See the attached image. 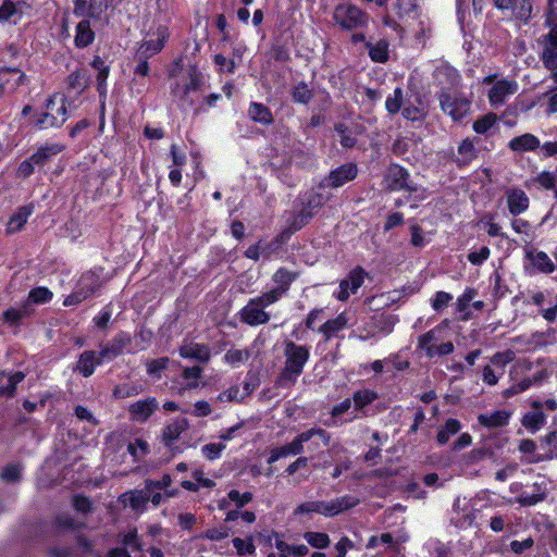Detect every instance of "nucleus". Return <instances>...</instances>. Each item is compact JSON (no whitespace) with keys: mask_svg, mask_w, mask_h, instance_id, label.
<instances>
[{"mask_svg":"<svg viewBox=\"0 0 557 557\" xmlns=\"http://www.w3.org/2000/svg\"><path fill=\"white\" fill-rule=\"evenodd\" d=\"M313 438H318L324 446H327L331 441V435L321 428H311L299 433L290 443L271 449L268 458V463H274L281 458L288 456H297L305 451V444L311 441L308 450L315 451L320 445Z\"/></svg>","mask_w":557,"mask_h":557,"instance_id":"1","label":"nucleus"},{"mask_svg":"<svg viewBox=\"0 0 557 557\" xmlns=\"http://www.w3.org/2000/svg\"><path fill=\"white\" fill-rule=\"evenodd\" d=\"M284 357L285 366L277 379V384L281 387H289L296 383L302 373L309 360L310 351L307 346L287 339L284 342Z\"/></svg>","mask_w":557,"mask_h":557,"instance_id":"2","label":"nucleus"},{"mask_svg":"<svg viewBox=\"0 0 557 557\" xmlns=\"http://www.w3.org/2000/svg\"><path fill=\"white\" fill-rule=\"evenodd\" d=\"M359 504V499L350 496L344 495L332 499L330 502L323 500H309L301 503L295 508V515H308V513H320L325 517H334L338 513L348 510Z\"/></svg>","mask_w":557,"mask_h":557,"instance_id":"3","label":"nucleus"},{"mask_svg":"<svg viewBox=\"0 0 557 557\" xmlns=\"http://www.w3.org/2000/svg\"><path fill=\"white\" fill-rule=\"evenodd\" d=\"M441 110L453 121H462L471 109V99L456 88L442 87L436 94Z\"/></svg>","mask_w":557,"mask_h":557,"instance_id":"4","label":"nucleus"},{"mask_svg":"<svg viewBox=\"0 0 557 557\" xmlns=\"http://www.w3.org/2000/svg\"><path fill=\"white\" fill-rule=\"evenodd\" d=\"M66 120V100L64 96L55 94L46 101L44 111L35 121V126L39 129L60 127Z\"/></svg>","mask_w":557,"mask_h":557,"instance_id":"5","label":"nucleus"},{"mask_svg":"<svg viewBox=\"0 0 557 557\" xmlns=\"http://www.w3.org/2000/svg\"><path fill=\"white\" fill-rule=\"evenodd\" d=\"M483 85H488L487 99L492 108L498 109L519 90V83L515 78H497L488 75L483 78Z\"/></svg>","mask_w":557,"mask_h":557,"instance_id":"6","label":"nucleus"},{"mask_svg":"<svg viewBox=\"0 0 557 557\" xmlns=\"http://www.w3.org/2000/svg\"><path fill=\"white\" fill-rule=\"evenodd\" d=\"M275 302L267 293L250 298L239 311L240 321L250 326L267 324L271 315L264 309Z\"/></svg>","mask_w":557,"mask_h":557,"instance_id":"7","label":"nucleus"},{"mask_svg":"<svg viewBox=\"0 0 557 557\" xmlns=\"http://www.w3.org/2000/svg\"><path fill=\"white\" fill-rule=\"evenodd\" d=\"M103 285L101 274L88 271L82 274L72 294L65 297L63 306H76L95 295Z\"/></svg>","mask_w":557,"mask_h":557,"instance_id":"8","label":"nucleus"},{"mask_svg":"<svg viewBox=\"0 0 557 557\" xmlns=\"http://www.w3.org/2000/svg\"><path fill=\"white\" fill-rule=\"evenodd\" d=\"M442 324L428 331L418 337V348L423 350L425 356L430 359L434 357L447 356L455 349L451 342L442 341Z\"/></svg>","mask_w":557,"mask_h":557,"instance_id":"9","label":"nucleus"},{"mask_svg":"<svg viewBox=\"0 0 557 557\" xmlns=\"http://www.w3.org/2000/svg\"><path fill=\"white\" fill-rule=\"evenodd\" d=\"M205 84V76L196 69H190L186 76L181 77L180 82L172 88V94L182 104L193 106L195 103L193 94L199 91Z\"/></svg>","mask_w":557,"mask_h":557,"instance_id":"10","label":"nucleus"},{"mask_svg":"<svg viewBox=\"0 0 557 557\" xmlns=\"http://www.w3.org/2000/svg\"><path fill=\"white\" fill-rule=\"evenodd\" d=\"M333 17L336 24L346 30L362 29L369 24V15L352 4L337 5Z\"/></svg>","mask_w":557,"mask_h":557,"instance_id":"11","label":"nucleus"},{"mask_svg":"<svg viewBox=\"0 0 557 557\" xmlns=\"http://www.w3.org/2000/svg\"><path fill=\"white\" fill-rule=\"evenodd\" d=\"M417 0H395L391 7V12L383 17V24L395 32H401L399 21L413 18L417 14Z\"/></svg>","mask_w":557,"mask_h":557,"instance_id":"12","label":"nucleus"},{"mask_svg":"<svg viewBox=\"0 0 557 557\" xmlns=\"http://www.w3.org/2000/svg\"><path fill=\"white\" fill-rule=\"evenodd\" d=\"M494 7L503 14L524 24L533 16L532 0H494Z\"/></svg>","mask_w":557,"mask_h":557,"instance_id":"13","label":"nucleus"},{"mask_svg":"<svg viewBox=\"0 0 557 557\" xmlns=\"http://www.w3.org/2000/svg\"><path fill=\"white\" fill-rule=\"evenodd\" d=\"M556 15L547 24L550 26L549 32L542 36L541 45L543 47L540 59L546 70H557V24H553Z\"/></svg>","mask_w":557,"mask_h":557,"instance_id":"14","label":"nucleus"},{"mask_svg":"<svg viewBox=\"0 0 557 557\" xmlns=\"http://www.w3.org/2000/svg\"><path fill=\"white\" fill-rule=\"evenodd\" d=\"M366 272L362 268H356L349 272L347 277L341 281L339 289L334 294L339 301H346L350 295H354L364 283Z\"/></svg>","mask_w":557,"mask_h":557,"instance_id":"15","label":"nucleus"},{"mask_svg":"<svg viewBox=\"0 0 557 557\" xmlns=\"http://www.w3.org/2000/svg\"><path fill=\"white\" fill-rule=\"evenodd\" d=\"M521 424L531 434L536 433L546 424V414L543 412V404L540 400H533L530 410L523 413Z\"/></svg>","mask_w":557,"mask_h":557,"instance_id":"16","label":"nucleus"},{"mask_svg":"<svg viewBox=\"0 0 557 557\" xmlns=\"http://www.w3.org/2000/svg\"><path fill=\"white\" fill-rule=\"evenodd\" d=\"M409 173L406 169L398 164H392L386 170L383 185L386 189L392 191L411 189L408 184Z\"/></svg>","mask_w":557,"mask_h":557,"instance_id":"17","label":"nucleus"},{"mask_svg":"<svg viewBox=\"0 0 557 557\" xmlns=\"http://www.w3.org/2000/svg\"><path fill=\"white\" fill-rule=\"evenodd\" d=\"M297 274L288 271L285 268H280L272 276L273 282L276 286L265 292L276 302L287 294L292 283L296 280Z\"/></svg>","mask_w":557,"mask_h":557,"instance_id":"18","label":"nucleus"},{"mask_svg":"<svg viewBox=\"0 0 557 557\" xmlns=\"http://www.w3.org/2000/svg\"><path fill=\"white\" fill-rule=\"evenodd\" d=\"M23 1L1 0L0 3V24L17 25L24 16Z\"/></svg>","mask_w":557,"mask_h":557,"instance_id":"19","label":"nucleus"},{"mask_svg":"<svg viewBox=\"0 0 557 557\" xmlns=\"http://www.w3.org/2000/svg\"><path fill=\"white\" fill-rule=\"evenodd\" d=\"M131 344V336L126 333H119L109 344L98 352L100 361L109 362L119 357L126 346Z\"/></svg>","mask_w":557,"mask_h":557,"instance_id":"20","label":"nucleus"},{"mask_svg":"<svg viewBox=\"0 0 557 557\" xmlns=\"http://www.w3.org/2000/svg\"><path fill=\"white\" fill-rule=\"evenodd\" d=\"M159 403L154 397L137 400L129 406V413L135 421L145 422L158 409Z\"/></svg>","mask_w":557,"mask_h":557,"instance_id":"21","label":"nucleus"},{"mask_svg":"<svg viewBox=\"0 0 557 557\" xmlns=\"http://www.w3.org/2000/svg\"><path fill=\"white\" fill-rule=\"evenodd\" d=\"M508 210L512 215H519L529 208V197L522 189L512 188L506 193Z\"/></svg>","mask_w":557,"mask_h":557,"instance_id":"22","label":"nucleus"},{"mask_svg":"<svg viewBox=\"0 0 557 557\" xmlns=\"http://www.w3.org/2000/svg\"><path fill=\"white\" fill-rule=\"evenodd\" d=\"M510 417L511 411L500 409L479 414L478 422L484 428L495 429L507 425Z\"/></svg>","mask_w":557,"mask_h":557,"instance_id":"23","label":"nucleus"},{"mask_svg":"<svg viewBox=\"0 0 557 557\" xmlns=\"http://www.w3.org/2000/svg\"><path fill=\"white\" fill-rule=\"evenodd\" d=\"M180 355L185 359H194L200 362H208L211 354L208 346L198 343H184L180 347Z\"/></svg>","mask_w":557,"mask_h":557,"instance_id":"24","label":"nucleus"},{"mask_svg":"<svg viewBox=\"0 0 557 557\" xmlns=\"http://www.w3.org/2000/svg\"><path fill=\"white\" fill-rule=\"evenodd\" d=\"M434 78L438 85L447 88H455L460 83L458 71L449 64H441L436 67Z\"/></svg>","mask_w":557,"mask_h":557,"instance_id":"25","label":"nucleus"},{"mask_svg":"<svg viewBox=\"0 0 557 557\" xmlns=\"http://www.w3.org/2000/svg\"><path fill=\"white\" fill-rule=\"evenodd\" d=\"M357 172V166L355 164H344L330 173V185L333 187H341L347 182L352 181L356 177Z\"/></svg>","mask_w":557,"mask_h":557,"instance_id":"26","label":"nucleus"},{"mask_svg":"<svg viewBox=\"0 0 557 557\" xmlns=\"http://www.w3.org/2000/svg\"><path fill=\"white\" fill-rule=\"evenodd\" d=\"M540 139L530 133L513 137L509 143L508 147L515 152L534 151L540 148Z\"/></svg>","mask_w":557,"mask_h":557,"instance_id":"27","label":"nucleus"},{"mask_svg":"<svg viewBox=\"0 0 557 557\" xmlns=\"http://www.w3.org/2000/svg\"><path fill=\"white\" fill-rule=\"evenodd\" d=\"M101 363L98 352L85 350L78 358L76 369L84 377H88L95 372L96 367Z\"/></svg>","mask_w":557,"mask_h":557,"instance_id":"28","label":"nucleus"},{"mask_svg":"<svg viewBox=\"0 0 557 557\" xmlns=\"http://www.w3.org/2000/svg\"><path fill=\"white\" fill-rule=\"evenodd\" d=\"M34 212V206L33 205H26L23 207H20L15 213L12 214V216L9 219L7 224V232L12 234L15 232H18L22 230V227L27 222L28 218Z\"/></svg>","mask_w":557,"mask_h":557,"instance_id":"29","label":"nucleus"},{"mask_svg":"<svg viewBox=\"0 0 557 557\" xmlns=\"http://www.w3.org/2000/svg\"><path fill=\"white\" fill-rule=\"evenodd\" d=\"M554 331L548 330L547 332H535L529 336H520L516 341L525 346L527 349H537L550 343Z\"/></svg>","mask_w":557,"mask_h":557,"instance_id":"30","label":"nucleus"},{"mask_svg":"<svg viewBox=\"0 0 557 557\" xmlns=\"http://www.w3.org/2000/svg\"><path fill=\"white\" fill-rule=\"evenodd\" d=\"M25 379V374L21 371L8 374L0 371V396L12 397L15 393L16 385Z\"/></svg>","mask_w":557,"mask_h":557,"instance_id":"31","label":"nucleus"},{"mask_svg":"<svg viewBox=\"0 0 557 557\" xmlns=\"http://www.w3.org/2000/svg\"><path fill=\"white\" fill-rule=\"evenodd\" d=\"M530 369V366L528 363L523 364H517L512 371H510V377L512 381H516V374L518 372V369ZM546 376V373L544 371H539L534 373L532 376L523 377L520 381L515 382L518 386V391L524 392L529 389L531 386L540 384Z\"/></svg>","mask_w":557,"mask_h":557,"instance_id":"32","label":"nucleus"},{"mask_svg":"<svg viewBox=\"0 0 557 557\" xmlns=\"http://www.w3.org/2000/svg\"><path fill=\"white\" fill-rule=\"evenodd\" d=\"M165 32L160 30L157 39H149L143 42L136 52V58H151L163 48Z\"/></svg>","mask_w":557,"mask_h":557,"instance_id":"33","label":"nucleus"},{"mask_svg":"<svg viewBox=\"0 0 557 557\" xmlns=\"http://www.w3.org/2000/svg\"><path fill=\"white\" fill-rule=\"evenodd\" d=\"M369 57L373 62L385 63L389 58V44L386 39H380L376 42L366 44Z\"/></svg>","mask_w":557,"mask_h":557,"instance_id":"34","label":"nucleus"},{"mask_svg":"<svg viewBox=\"0 0 557 557\" xmlns=\"http://www.w3.org/2000/svg\"><path fill=\"white\" fill-rule=\"evenodd\" d=\"M527 257L540 272L546 274L554 272V263L546 252L531 249L527 250Z\"/></svg>","mask_w":557,"mask_h":557,"instance_id":"35","label":"nucleus"},{"mask_svg":"<svg viewBox=\"0 0 557 557\" xmlns=\"http://www.w3.org/2000/svg\"><path fill=\"white\" fill-rule=\"evenodd\" d=\"M349 318L346 312L339 313L336 318L327 320L321 325L320 332L325 336L326 339L334 336L337 332L342 331L348 325Z\"/></svg>","mask_w":557,"mask_h":557,"instance_id":"36","label":"nucleus"},{"mask_svg":"<svg viewBox=\"0 0 557 557\" xmlns=\"http://www.w3.org/2000/svg\"><path fill=\"white\" fill-rule=\"evenodd\" d=\"M64 150V146L61 144H46L45 146L40 147L33 156L32 160L37 165L45 164L50 158L57 156L58 153L62 152Z\"/></svg>","mask_w":557,"mask_h":557,"instance_id":"37","label":"nucleus"},{"mask_svg":"<svg viewBox=\"0 0 557 557\" xmlns=\"http://www.w3.org/2000/svg\"><path fill=\"white\" fill-rule=\"evenodd\" d=\"M95 39V34L88 20L81 21L76 26L75 45L78 48L89 46Z\"/></svg>","mask_w":557,"mask_h":557,"instance_id":"38","label":"nucleus"},{"mask_svg":"<svg viewBox=\"0 0 557 557\" xmlns=\"http://www.w3.org/2000/svg\"><path fill=\"white\" fill-rule=\"evenodd\" d=\"M188 426L189 422L186 418H178L174 420L163 430V440L166 444L176 441L181 434L188 429Z\"/></svg>","mask_w":557,"mask_h":557,"instance_id":"39","label":"nucleus"},{"mask_svg":"<svg viewBox=\"0 0 557 557\" xmlns=\"http://www.w3.org/2000/svg\"><path fill=\"white\" fill-rule=\"evenodd\" d=\"M91 66L98 72L97 74V86L100 97H106L107 87L106 82L109 76V66L100 57H95Z\"/></svg>","mask_w":557,"mask_h":557,"instance_id":"40","label":"nucleus"},{"mask_svg":"<svg viewBox=\"0 0 557 557\" xmlns=\"http://www.w3.org/2000/svg\"><path fill=\"white\" fill-rule=\"evenodd\" d=\"M248 114L252 121L262 125H269L273 122L271 111L262 103L252 102L249 107Z\"/></svg>","mask_w":557,"mask_h":557,"instance_id":"41","label":"nucleus"},{"mask_svg":"<svg viewBox=\"0 0 557 557\" xmlns=\"http://www.w3.org/2000/svg\"><path fill=\"white\" fill-rule=\"evenodd\" d=\"M201 375L202 369L198 366L185 368L182 372V376L186 381V384L180 388L178 394L183 395L186 389L197 388L199 386V379Z\"/></svg>","mask_w":557,"mask_h":557,"instance_id":"42","label":"nucleus"},{"mask_svg":"<svg viewBox=\"0 0 557 557\" xmlns=\"http://www.w3.org/2000/svg\"><path fill=\"white\" fill-rule=\"evenodd\" d=\"M461 430V423L457 419H448L440 429L436 440L440 445L448 443L451 436L456 435Z\"/></svg>","mask_w":557,"mask_h":557,"instance_id":"43","label":"nucleus"},{"mask_svg":"<svg viewBox=\"0 0 557 557\" xmlns=\"http://www.w3.org/2000/svg\"><path fill=\"white\" fill-rule=\"evenodd\" d=\"M53 297V293L44 286L33 288L27 297V300L24 302L28 305V308H32L33 305H44L49 302Z\"/></svg>","mask_w":557,"mask_h":557,"instance_id":"44","label":"nucleus"},{"mask_svg":"<svg viewBox=\"0 0 557 557\" xmlns=\"http://www.w3.org/2000/svg\"><path fill=\"white\" fill-rule=\"evenodd\" d=\"M33 312L32 308H28V305L22 304L20 307L15 308H9L3 312V320L11 324L15 325L17 324L22 319L30 315Z\"/></svg>","mask_w":557,"mask_h":557,"instance_id":"45","label":"nucleus"},{"mask_svg":"<svg viewBox=\"0 0 557 557\" xmlns=\"http://www.w3.org/2000/svg\"><path fill=\"white\" fill-rule=\"evenodd\" d=\"M377 399V394L371 389H360L354 393L352 401L355 409L362 411L368 405Z\"/></svg>","mask_w":557,"mask_h":557,"instance_id":"46","label":"nucleus"},{"mask_svg":"<svg viewBox=\"0 0 557 557\" xmlns=\"http://www.w3.org/2000/svg\"><path fill=\"white\" fill-rule=\"evenodd\" d=\"M493 455L494 451L492 447L484 445L482 447H478L469 451L467 455L462 457V460L467 466H472L482 461L485 458L493 457Z\"/></svg>","mask_w":557,"mask_h":557,"instance_id":"47","label":"nucleus"},{"mask_svg":"<svg viewBox=\"0 0 557 557\" xmlns=\"http://www.w3.org/2000/svg\"><path fill=\"white\" fill-rule=\"evenodd\" d=\"M476 296V290L474 288H466V290L462 293L461 296L457 298L456 301V309L463 313L462 320H468L470 318V313L468 311L470 302L474 299Z\"/></svg>","mask_w":557,"mask_h":557,"instance_id":"48","label":"nucleus"},{"mask_svg":"<svg viewBox=\"0 0 557 557\" xmlns=\"http://www.w3.org/2000/svg\"><path fill=\"white\" fill-rule=\"evenodd\" d=\"M123 497L128 498L129 506L136 511L143 510L149 502V493L147 491H132L124 494Z\"/></svg>","mask_w":557,"mask_h":557,"instance_id":"49","label":"nucleus"},{"mask_svg":"<svg viewBox=\"0 0 557 557\" xmlns=\"http://www.w3.org/2000/svg\"><path fill=\"white\" fill-rule=\"evenodd\" d=\"M250 358L248 349H230L224 355V361L232 367H238Z\"/></svg>","mask_w":557,"mask_h":557,"instance_id":"50","label":"nucleus"},{"mask_svg":"<svg viewBox=\"0 0 557 557\" xmlns=\"http://www.w3.org/2000/svg\"><path fill=\"white\" fill-rule=\"evenodd\" d=\"M304 537L310 546L319 549L327 547L331 542L329 535L323 532H306Z\"/></svg>","mask_w":557,"mask_h":557,"instance_id":"51","label":"nucleus"},{"mask_svg":"<svg viewBox=\"0 0 557 557\" xmlns=\"http://www.w3.org/2000/svg\"><path fill=\"white\" fill-rule=\"evenodd\" d=\"M404 91L400 87L394 89L393 94L386 98L385 108L391 114L399 112L403 104Z\"/></svg>","mask_w":557,"mask_h":557,"instance_id":"52","label":"nucleus"},{"mask_svg":"<svg viewBox=\"0 0 557 557\" xmlns=\"http://www.w3.org/2000/svg\"><path fill=\"white\" fill-rule=\"evenodd\" d=\"M497 116L494 113H487L473 123V131L478 134H486L496 123Z\"/></svg>","mask_w":557,"mask_h":557,"instance_id":"53","label":"nucleus"},{"mask_svg":"<svg viewBox=\"0 0 557 557\" xmlns=\"http://www.w3.org/2000/svg\"><path fill=\"white\" fill-rule=\"evenodd\" d=\"M542 444H543L544 448L546 449L548 457L550 459H553V458L557 459V420H556V429L543 437Z\"/></svg>","mask_w":557,"mask_h":557,"instance_id":"54","label":"nucleus"},{"mask_svg":"<svg viewBox=\"0 0 557 557\" xmlns=\"http://www.w3.org/2000/svg\"><path fill=\"white\" fill-rule=\"evenodd\" d=\"M294 101L302 104H307L312 98V91L305 83L296 85L292 92Z\"/></svg>","mask_w":557,"mask_h":557,"instance_id":"55","label":"nucleus"},{"mask_svg":"<svg viewBox=\"0 0 557 557\" xmlns=\"http://www.w3.org/2000/svg\"><path fill=\"white\" fill-rule=\"evenodd\" d=\"M243 395H242V388L238 385L231 386L230 388L225 389L224 392L220 393L216 396V401L220 403H232V401H242Z\"/></svg>","mask_w":557,"mask_h":557,"instance_id":"56","label":"nucleus"},{"mask_svg":"<svg viewBox=\"0 0 557 557\" xmlns=\"http://www.w3.org/2000/svg\"><path fill=\"white\" fill-rule=\"evenodd\" d=\"M169 364V358L162 357L158 359H153L147 362V372L149 375L160 379L161 372L166 369Z\"/></svg>","mask_w":557,"mask_h":557,"instance_id":"57","label":"nucleus"},{"mask_svg":"<svg viewBox=\"0 0 557 557\" xmlns=\"http://www.w3.org/2000/svg\"><path fill=\"white\" fill-rule=\"evenodd\" d=\"M141 387L135 384H121L114 387L113 395L116 398H127L131 396L138 395L141 392Z\"/></svg>","mask_w":557,"mask_h":557,"instance_id":"58","label":"nucleus"},{"mask_svg":"<svg viewBox=\"0 0 557 557\" xmlns=\"http://www.w3.org/2000/svg\"><path fill=\"white\" fill-rule=\"evenodd\" d=\"M225 447L223 443H209L202 446L201 454L208 460H215L221 457V453Z\"/></svg>","mask_w":557,"mask_h":557,"instance_id":"59","label":"nucleus"},{"mask_svg":"<svg viewBox=\"0 0 557 557\" xmlns=\"http://www.w3.org/2000/svg\"><path fill=\"white\" fill-rule=\"evenodd\" d=\"M112 313V306L109 304L102 308L98 315L94 317L92 323L96 327L106 330L109 325V322L111 321Z\"/></svg>","mask_w":557,"mask_h":557,"instance_id":"60","label":"nucleus"},{"mask_svg":"<svg viewBox=\"0 0 557 557\" xmlns=\"http://www.w3.org/2000/svg\"><path fill=\"white\" fill-rule=\"evenodd\" d=\"M458 153L461 157V161L467 163L475 157V148L470 139H465L458 147Z\"/></svg>","mask_w":557,"mask_h":557,"instance_id":"61","label":"nucleus"},{"mask_svg":"<svg viewBox=\"0 0 557 557\" xmlns=\"http://www.w3.org/2000/svg\"><path fill=\"white\" fill-rule=\"evenodd\" d=\"M227 497L231 502L235 503L237 508H242L252 500L250 492L240 493L237 490L230 491Z\"/></svg>","mask_w":557,"mask_h":557,"instance_id":"62","label":"nucleus"},{"mask_svg":"<svg viewBox=\"0 0 557 557\" xmlns=\"http://www.w3.org/2000/svg\"><path fill=\"white\" fill-rule=\"evenodd\" d=\"M453 300V295L443 290H440L435 294L434 298L432 299V308L440 312L444 308L448 306V304Z\"/></svg>","mask_w":557,"mask_h":557,"instance_id":"63","label":"nucleus"},{"mask_svg":"<svg viewBox=\"0 0 557 557\" xmlns=\"http://www.w3.org/2000/svg\"><path fill=\"white\" fill-rule=\"evenodd\" d=\"M335 131L338 134L339 141L343 147L351 148L356 145V138L344 125H336Z\"/></svg>","mask_w":557,"mask_h":557,"instance_id":"64","label":"nucleus"}]
</instances>
